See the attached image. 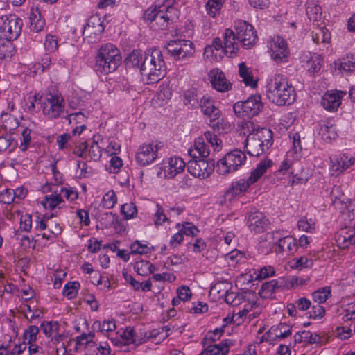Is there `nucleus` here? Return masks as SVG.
<instances>
[{
    "mask_svg": "<svg viewBox=\"0 0 355 355\" xmlns=\"http://www.w3.org/2000/svg\"><path fill=\"white\" fill-rule=\"evenodd\" d=\"M275 274V270L272 266L263 267L259 270L257 275V279H263L272 276Z\"/></svg>",
    "mask_w": 355,
    "mask_h": 355,
    "instance_id": "obj_63",
    "label": "nucleus"
},
{
    "mask_svg": "<svg viewBox=\"0 0 355 355\" xmlns=\"http://www.w3.org/2000/svg\"><path fill=\"white\" fill-rule=\"evenodd\" d=\"M198 106L203 114L209 117L212 122L218 119L220 116V111L215 105L214 101L209 96H203L200 100Z\"/></svg>",
    "mask_w": 355,
    "mask_h": 355,
    "instance_id": "obj_23",
    "label": "nucleus"
},
{
    "mask_svg": "<svg viewBox=\"0 0 355 355\" xmlns=\"http://www.w3.org/2000/svg\"><path fill=\"white\" fill-rule=\"evenodd\" d=\"M144 59L141 51L134 50L125 59L126 65L129 67H139Z\"/></svg>",
    "mask_w": 355,
    "mask_h": 355,
    "instance_id": "obj_39",
    "label": "nucleus"
},
{
    "mask_svg": "<svg viewBox=\"0 0 355 355\" xmlns=\"http://www.w3.org/2000/svg\"><path fill=\"white\" fill-rule=\"evenodd\" d=\"M237 38L245 48H250L255 44L257 39L254 27L245 21H238L235 25Z\"/></svg>",
    "mask_w": 355,
    "mask_h": 355,
    "instance_id": "obj_15",
    "label": "nucleus"
},
{
    "mask_svg": "<svg viewBox=\"0 0 355 355\" xmlns=\"http://www.w3.org/2000/svg\"><path fill=\"white\" fill-rule=\"evenodd\" d=\"M93 327L98 329L101 332H110L114 331L116 328V323L113 320H105L103 322L96 321L93 324Z\"/></svg>",
    "mask_w": 355,
    "mask_h": 355,
    "instance_id": "obj_43",
    "label": "nucleus"
},
{
    "mask_svg": "<svg viewBox=\"0 0 355 355\" xmlns=\"http://www.w3.org/2000/svg\"><path fill=\"white\" fill-rule=\"evenodd\" d=\"M266 96L271 103L282 106L292 104L296 94L292 84L285 76L276 74L267 84Z\"/></svg>",
    "mask_w": 355,
    "mask_h": 355,
    "instance_id": "obj_1",
    "label": "nucleus"
},
{
    "mask_svg": "<svg viewBox=\"0 0 355 355\" xmlns=\"http://www.w3.org/2000/svg\"><path fill=\"white\" fill-rule=\"evenodd\" d=\"M313 41L317 44H322L320 49L326 47L331 40L330 32L325 27H318L312 31Z\"/></svg>",
    "mask_w": 355,
    "mask_h": 355,
    "instance_id": "obj_28",
    "label": "nucleus"
},
{
    "mask_svg": "<svg viewBox=\"0 0 355 355\" xmlns=\"http://www.w3.org/2000/svg\"><path fill=\"white\" fill-rule=\"evenodd\" d=\"M270 129L261 128L252 131L245 139V150L250 156L259 157L269 149L273 143Z\"/></svg>",
    "mask_w": 355,
    "mask_h": 355,
    "instance_id": "obj_4",
    "label": "nucleus"
},
{
    "mask_svg": "<svg viewBox=\"0 0 355 355\" xmlns=\"http://www.w3.org/2000/svg\"><path fill=\"white\" fill-rule=\"evenodd\" d=\"M121 212L124 218L128 220L134 218L137 215V209L133 202H130L122 205Z\"/></svg>",
    "mask_w": 355,
    "mask_h": 355,
    "instance_id": "obj_46",
    "label": "nucleus"
},
{
    "mask_svg": "<svg viewBox=\"0 0 355 355\" xmlns=\"http://www.w3.org/2000/svg\"><path fill=\"white\" fill-rule=\"evenodd\" d=\"M330 295V288L329 287H324L313 292L312 294V298L317 304H321L327 301Z\"/></svg>",
    "mask_w": 355,
    "mask_h": 355,
    "instance_id": "obj_42",
    "label": "nucleus"
},
{
    "mask_svg": "<svg viewBox=\"0 0 355 355\" xmlns=\"http://www.w3.org/2000/svg\"><path fill=\"white\" fill-rule=\"evenodd\" d=\"M214 164L212 159H193L189 160L187 164L188 171L194 177L206 178L214 171Z\"/></svg>",
    "mask_w": 355,
    "mask_h": 355,
    "instance_id": "obj_16",
    "label": "nucleus"
},
{
    "mask_svg": "<svg viewBox=\"0 0 355 355\" xmlns=\"http://www.w3.org/2000/svg\"><path fill=\"white\" fill-rule=\"evenodd\" d=\"M117 200L116 196L113 190L107 192L103 198V206L106 208H112Z\"/></svg>",
    "mask_w": 355,
    "mask_h": 355,
    "instance_id": "obj_52",
    "label": "nucleus"
},
{
    "mask_svg": "<svg viewBox=\"0 0 355 355\" xmlns=\"http://www.w3.org/2000/svg\"><path fill=\"white\" fill-rule=\"evenodd\" d=\"M272 165V162L269 159L261 160L257 168L251 172L246 180L242 179L232 184L229 189L225 193V198L231 201L235 196L245 192L250 186L255 183Z\"/></svg>",
    "mask_w": 355,
    "mask_h": 355,
    "instance_id": "obj_3",
    "label": "nucleus"
},
{
    "mask_svg": "<svg viewBox=\"0 0 355 355\" xmlns=\"http://www.w3.org/2000/svg\"><path fill=\"white\" fill-rule=\"evenodd\" d=\"M306 11V15L310 20L316 21L320 17L321 8L314 1H310L307 3Z\"/></svg>",
    "mask_w": 355,
    "mask_h": 355,
    "instance_id": "obj_40",
    "label": "nucleus"
},
{
    "mask_svg": "<svg viewBox=\"0 0 355 355\" xmlns=\"http://www.w3.org/2000/svg\"><path fill=\"white\" fill-rule=\"evenodd\" d=\"M268 47L271 51V57L276 62H287L289 55L285 40L279 35H275L268 42Z\"/></svg>",
    "mask_w": 355,
    "mask_h": 355,
    "instance_id": "obj_17",
    "label": "nucleus"
},
{
    "mask_svg": "<svg viewBox=\"0 0 355 355\" xmlns=\"http://www.w3.org/2000/svg\"><path fill=\"white\" fill-rule=\"evenodd\" d=\"M185 163L180 157H171L164 167V176L166 178H173L178 174L184 171Z\"/></svg>",
    "mask_w": 355,
    "mask_h": 355,
    "instance_id": "obj_25",
    "label": "nucleus"
},
{
    "mask_svg": "<svg viewBox=\"0 0 355 355\" xmlns=\"http://www.w3.org/2000/svg\"><path fill=\"white\" fill-rule=\"evenodd\" d=\"M64 100L59 92L52 89L46 93L43 103V113L46 116L56 119L64 112Z\"/></svg>",
    "mask_w": 355,
    "mask_h": 355,
    "instance_id": "obj_8",
    "label": "nucleus"
},
{
    "mask_svg": "<svg viewBox=\"0 0 355 355\" xmlns=\"http://www.w3.org/2000/svg\"><path fill=\"white\" fill-rule=\"evenodd\" d=\"M225 0H208L206 3L207 13L211 17H216L220 12Z\"/></svg>",
    "mask_w": 355,
    "mask_h": 355,
    "instance_id": "obj_41",
    "label": "nucleus"
},
{
    "mask_svg": "<svg viewBox=\"0 0 355 355\" xmlns=\"http://www.w3.org/2000/svg\"><path fill=\"white\" fill-rule=\"evenodd\" d=\"M110 165L108 168L110 173H116L119 172L120 168L123 166L122 159L118 156H113L110 161Z\"/></svg>",
    "mask_w": 355,
    "mask_h": 355,
    "instance_id": "obj_60",
    "label": "nucleus"
},
{
    "mask_svg": "<svg viewBox=\"0 0 355 355\" xmlns=\"http://www.w3.org/2000/svg\"><path fill=\"white\" fill-rule=\"evenodd\" d=\"M122 338L126 341L127 344H134L135 345H139L144 342H145V340L143 338H139L138 336L136 335L134 329L131 327H127L121 336Z\"/></svg>",
    "mask_w": 355,
    "mask_h": 355,
    "instance_id": "obj_38",
    "label": "nucleus"
},
{
    "mask_svg": "<svg viewBox=\"0 0 355 355\" xmlns=\"http://www.w3.org/2000/svg\"><path fill=\"white\" fill-rule=\"evenodd\" d=\"M156 207L157 210L155 214L156 219L155 220V225H162L164 222L168 220V218L166 216L162 207L157 204Z\"/></svg>",
    "mask_w": 355,
    "mask_h": 355,
    "instance_id": "obj_61",
    "label": "nucleus"
},
{
    "mask_svg": "<svg viewBox=\"0 0 355 355\" xmlns=\"http://www.w3.org/2000/svg\"><path fill=\"white\" fill-rule=\"evenodd\" d=\"M64 204L61 193L59 194H51L46 196L44 202V206L46 209H54L55 207L60 208Z\"/></svg>",
    "mask_w": 355,
    "mask_h": 355,
    "instance_id": "obj_34",
    "label": "nucleus"
},
{
    "mask_svg": "<svg viewBox=\"0 0 355 355\" xmlns=\"http://www.w3.org/2000/svg\"><path fill=\"white\" fill-rule=\"evenodd\" d=\"M349 230H341L338 235L337 242L340 248H346L355 243V201L350 202L347 207L345 218Z\"/></svg>",
    "mask_w": 355,
    "mask_h": 355,
    "instance_id": "obj_7",
    "label": "nucleus"
},
{
    "mask_svg": "<svg viewBox=\"0 0 355 355\" xmlns=\"http://www.w3.org/2000/svg\"><path fill=\"white\" fill-rule=\"evenodd\" d=\"M58 47V42L54 36L48 35L44 42V48L49 53L55 52Z\"/></svg>",
    "mask_w": 355,
    "mask_h": 355,
    "instance_id": "obj_56",
    "label": "nucleus"
},
{
    "mask_svg": "<svg viewBox=\"0 0 355 355\" xmlns=\"http://www.w3.org/2000/svg\"><path fill=\"white\" fill-rule=\"evenodd\" d=\"M277 285L278 282L275 279H272L263 283L259 291V294L260 295L261 297L266 299L272 297Z\"/></svg>",
    "mask_w": 355,
    "mask_h": 355,
    "instance_id": "obj_32",
    "label": "nucleus"
},
{
    "mask_svg": "<svg viewBox=\"0 0 355 355\" xmlns=\"http://www.w3.org/2000/svg\"><path fill=\"white\" fill-rule=\"evenodd\" d=\"M246 160L245 154L241 150H234L227 153L218 162V171L220 174L226 175L236 171Z\"/></svg>",
    "mask_w": 355,
    "mask_h": 355,
    "instance_id": "obj_11",
    "label": "nucleus"
},
{
    "mask_svg": "<svg viewBox=\"0 0 355 355\" xmlns=\"http://www.w3.org/2000/svg\"><path fill=\"white\" fill-rule=\"evenodd\" d=\"M163 147L162 142H152L139 147L136 153V160L141 166L152 164L158 157L159 150Z\"/></svg>",
    "mask_w": 355,
    "mask_h": 355,
    "instance_id": "obj_13",
    "label": "nucleus"
},
{
    "mask_svg": "<svg viewBox=\"0 0 355 355\" xmlns=\"http://www.w3.org/2000/svg\"><path fill=\"white\" fill-rule=\"evenodd\" d=\"M183 103L191 107H197L200 103L197 90L194 88L186 90L183 95Z\"/></svg>",
    "mask_w": 355,
    "mask_h": 355,
    "instance_id": "obj_31",
    "label": "nucleus"
},
{
    "mask_svg": "<svg viewBox=\"0 0 355 355\" xmlns=\"http://www.w3.org/2000/svg\"><path fill=\"white\" fill-rule=\"evenodd\" d=\"M223 46L224 44H223L222 41L220 38H214L212 42V44L205 47L204 55L207 58L216 57L217 53H215L214 51H218L219 50H221L223 52H225Z\"/></svg>",
    "mask_w": 355,
    "mask_h": 355,
    "instance_id": "obj_36",
    "label": "nucleus"
},
{
    "mask_svg": "<svg viewBox=\"0 0 355 355\" xmlns=\"http://www.w3.org/2000/svg\"><path fill=\"white\" fill-rule=\"evenodd\" d=\"M32 227V218L29 214L21 216L20 219V229L28 232Z\"/></svg>",
    "mask_w": 355,
    "mask_h": 355,
    "instance_id": "obj_62",
    "label": "nucleus"
},
{
    "mask_svg": "<svg viewBox=\"0 0 355 355\" xmlns=\"http://www.w3.org/2000/svg\"><path fill=\"white\" fill-rule=\"evenodd\" d=\"M292 334L291 327L284 323L272 326L263 336L261 341H275L277 339H284Z\"/></svg>",
    "mask_w": 355,
    "mask_h": 355,
    "instance_id": "obj_18",
    "label": "nucleus"
},
{
    "mask_svg": "<svg viewBox=\"0 0 355 355\" xmlns=\"http://www.w3.org/2000/svg\"><path fill=\"white\" fill-rule=\"evenodd\" d=\"M39 328L37 326H30L24 332V338L28 343H32L36 341L37 335L39 333Z\"/></svg>",
    "mask_w": 355,
    "mask_h": 355,
    "instance_id": "obj_54",
    "label": "nucleus"
},
{
    "mask_svg": "<svg viewBox=\"0 0 355 355\" xmlns=\"http://www.w3.org/2000/svg\"><path fill=\"white\" fill-rule=\"evenodd\" d=\"M230 340L226 339L219 344L209 343L199 355H227L230 351Z\"/></svg>",
    "mask_w": 355,
    "mask_h": 355,
    "instance_id": "obj_26",
    "label": "nucleus"
},
{
    "mask_svg": "<svg viewBox=\"0 0 355 355\" xmlns=\"http://www.w3.org/2000/svg\"><path fill=\"white\" fill-rule=\"evenodd\" d=\"M23 23L15 15L0 17V37L8 41L16 40L20 35Z\"/></svg>",
    "mask_w": 355,
    "mask_h": 355,
    "instance_id": "obj_10",
    "label": "nucleus"
},
{
    "mask_svg": "<svg viewBox=\"0 0 355 355\" xmlns=\"http://www.w3.org/2000/svg\"><path fill=\"white\" fill-rule=\"evenodd\" d=\"M80 286L78 282H69L67 283L63 289V295L67 297L69 299L75 297L78 293V289Z\"/></svg>",
    "mask_w": 355,
    "mask_h": 355,
    "instance_id": "obj_48",
    "label": "nucleus"
},
{
    "mask_svg": "<svg viewBox=\"0 0 355 355\" xmlns=\"http://www.w3.org/2000/svg\"><path fill=\"white\" fill-rule=\"evenodd\" d=\"M76 173L79 178H86L92 173V168L87 166L86 162L78 161Z\"/></svg>",
    "mask_w": 355,
    "mask_h": 355,
    "instance_id": "obj_53",
    "label": "nucleus"
},
{
    "mask_svg": "<svg viewBox=\"0 0 355 355\" xmlns=\"http://www.w3.org/2000/svg\"><path fill=\"white\" fill-rule=\"evenodd\" d=\"M239 40L237 38V33H234L232 29L227 28L223 34V44L225 53H229L230 56L236 53L239 46Z\"/></svg>",
    "mask_w": 355,
    "mask_h": 355,
    "instance_id": "obj_24",
    "label": "nucleus"
},
{
    "mask_svg": "<svg viewBox=\"0 0 355 355\" xmlns=\"http://www.w3.org/2000/svg\"><path fill=\"white\" fill-rule=\"evenodd\" d=\"M278 248L279 252H285L286 254H292L297 248L296 239L291 236H287L280 239L278 242Z\"/></svg>",
    "mask_w": 355,
    "mask_h": 355,
    "instance_id": "obj_29",
    "label": "nucleus"
},
{
    "mask_svg": "<svg viewBox=\"0 0 355 355\" xmlns=\"http://www.w3.org/2000/svg\"><path fill=\"white\" fill-rule=\"evenodd\" d=\"M150 267H153V264L148 261L141 260L135 263L134 269L138 275L146 276L150 274Z\"/></svg>",
    "mask_w": 355,
    "mask_h": 355,
    "instance_id": "obj_45",
    "label": "nucleus"
},
{
    "mask_svg": "<svg viewBox=\"0 0 355 355\" xmlns=\"http://www.w3.org/2000/svg\"><path fill=\"white\" fill-rule=\"evenodd\" d=\"M239 74L246 86L252 88H254L257 86V81L254 80L252 71L244 62L239 64Z\"/></svg>",
    "mask_w": 355,
    "mask_h": 355,
    "instance_id": "obj_30",
    "label": "nucleus"
},
{
    "mask_svg": "<svg viewBox=\"0 0 355 355\" xmlns=\"http://www.w3.org/2000/svg\"><path fill=\"white\" fill-rule=\"evenodd\" d=\"M175 12L173 6L150 7L145 11L144 18L150 23L152 29L164 30L168 27L169 21L173 19Z\"/></svg>",
    "mask_w": 355,
    "mask_h": 355,
    "instance_id": "obj_6",
    "label": "nucleus"
},
{
    "mask_svg": "<svg viewBox=\"0 0 355 355\" xmlns=\"http://www.w3.org/2000/svg\"><path fill=\"white\" fill-rule=\"evenodd\" d=\"M67 119L69 123L75 122L76 124L84 125L86 121L87 117L83 112H76L69 114Z\"/></svg>",
    "mask_w": 355,
    "mask_h": 355,
    "instance_id": "obj_59",
    "label": "nucleus"
},
{
    "mask_svg": "<svg viewBox=\"0 0 355 355\" xmlns=\"http://www.w3.org/2000/svg\"><path fill=\"white\" fill-rule=\"evenodd\" d=\"M30 28L32 31L38 33L41 31L45 24L44 20L41 18H37L36 15L32 13L30 16Z\"/></svg>",
    "mask_w": 355,
    "mask_h": 355,
    "instance_id": "obj_50",
    "label": "nucleus"
},
{
    "mask_svg": "<svg viewBox=\"0 0 355 355\" xmlns=\"http://www.w3.org/2000/svg\"><path fill=\"white\" fill-rule=\"evenodd\" d=\"M121 60L119 50L112 44H106L99 49L96 56V70L109 73L118 68Z\"/></svg>",
    "mask_w": 355,
    "mask_h": 355,
    "instance_id": "obj_5",
    "label": "nucleus"
},
{
    "mask_svg": "<svg viewBox=\"0 0 355 355\" xmlns=\"http://www.w3.org/2000/svg\"><path fill=\"white\" fill-rule=\"evenodd\" d=\"M131 254H143L150 252V248L145 244H142L139 241H136L130 245Z\"/></svg>",
    "mask_w": 355,
    "mask_h": 355,
    "instance_id": "obj_51",
    "label": "nucleus"
},
{
    "mask_svg": "<svg viewBox=\"0 0 355 355\" xmlns=\"http://www.w3.org/2000/svg\"><path fill=\"white\" fill-rule=\"evenodd\" d=\"M325 313L324 308L320 304L313 305L311 307V310L309 311L307 314H309V318H322Z\"/></svg>",
    "mask_w": 355,
    "mask_h": 355,
    "instance_id": "obj_55",
    "label": "nucleus"
},
{
    "mask_svg": "<svg viewBox=\"0 0 355 355\" xmlns=\"http://www.w3.org/2000/svg\"><path fill=\"white\" fill-rule=\"evenodd\" d=\"M104 29L101 19L97 15H92L83 28V35L88 43H94L100 40Z\"/></svg>",
    "mask_w": 355,
    "mask_h": 355,
    "instance_id": "obj_14",
    "label": "nucleus"
},
{
    "mask_svg": "<svg viewBox=\"0 0 355 355\" xmlns=\"http://www.w3.org/2000/svg\"><path fill=\"white\" fill-rule=\"evenodd\" d=\"M141 73L148 78V83H155L164 77L166 65L162 53L159 49H148L145 51L141 64Z\"/></svg>",
    "mask_w": 355,
    "mask_h": 355,
    "instance_id": "obj_2",
    "label": "nucleus"
},
{
    "mask_svg": "<svg viewBox=\"0 0 355 355\" xmlns=\"http://www.w3.org/2000/svg\"><path fill=\"white\" fill-rule=\"evenodd\" d=\"M205 137L207 142H209L214 148H219L221 141L215 134L207 131L205 133Z\"/></svg>",
    "mask_w": 355,
    "mask_h": 355,
    "instance_id": "obj_64",
    "label": "nucleus"
},
{
    "mask_svg": "<svg viewBox=\"0 0 355 355\" xmlns=\"http://www.w3.org/2000/svg\"><path fill=\"white\" fill-rule=\"evenodd\" d=\"M189 155L193 159L202 157L204 159L209 155L210 150L203 139L199 138L196 141L194 147L189 150Z\"/></svg>",
    "mask_w": 355,
    "mask_h": 355,
    "instance_id": "obj_27",
    "label": "nucleus"
},
{
    "mask_svg": "<svg viewBox=\"0 0 355 355\" xmlns=\"http://www.w3.org/2000/svg\"><path fill=\"white\" fill-rule=\"evenodd\" d=\"M248 226L251 232L261 233L264 232L269 225V221L263 213L256 211L251 213L248 219Z\"/></svg>",
    "mask_w": 355,
    "mask_h": 355,
    "instance_id": "obj_19",
    "label": "nucleus"
},
{
    "mask_svg": "<svg viewBox=\"0 0 355 355\" xmlns=\"http://www.w3.org/2000/svg\"><path fill=\"white\" fill-rule=\"evenodd\" d=\"M254 306H256V302L252 299V302H248V304L245 305L243 310L239 311L236 313H233L232 320L234 323L239 324L243 321V317L246 315L250 310Z\"/></svg>",
    "mask_w": 355,
    "mask_h": 355,
    "instance_id": "obj_44",
    "label": "nucleus"
},
{
    "mask_svg": "<svg viewBox=\"0 0 355 355\" xmlns=\"http://www.w3.org/2000/svg\"><path fill=\"white\" fill-rule=\"evenodd\" d=\"M345 95H346V92L344 91H336L332 93L327 92L322 98L321 104L328 111H336L341 104L342 98Z\"/></svg>",
    "mask_w": 355,
    "mask_h": 355,
    "instance_id": "obj_21",
    "label": "nucleus"
},
{
    "mask_svg": "<svg viewBox=\"0 0 355 355\" xmlns=\"http://www.w3.org/2000/svg\"><path fill=\"white\" fill-rule=\"evenodd\" d=\"M263 104L260 96H251L245 101H238L234 106V114L243 119H251L257 116L263 109Z\"/></svg>",
    "mask_w": 355,
    "mask_h": 355,
    "instance_id": "obj_9",
    "label": "nucleus"
},
{
    "mask_svg": "<svg viewBox=\"0 0 355 355\" xmlns=\"http://www.w3.org/2000/svg\"><path fill=\"white\" fill-rule=\"evenodd\" d=\"M209 78L212 87L218 92H225L232 88V83L227 81L224 73L218 69L210 71Z\"/></svg>",
    "mask_w": 355,
    "mask_h": 355,
    "instance_id": "obj_20",
    "label": "nucleus"
},
{
    "mask_svg": "<svg viewBox=\"0 0 355 355\" xmlns=\"http://www.w3.org/2000/svg\"><path fill=\"white\" fill-rule=\"evenodd\" d=\"M225 325H223L221 328H216L214 331H209L207 333L206 336L202 340V345L205 347L209 343H214L219 340L223 334L224 333V328Z\"/></svg>",
    "mask_w": 355,
    "mask_h": 355,
    "instance_id": "obj_37",
    "label": "nucleus"
},
{
    "mask_svg": "<svg viewBox=\"0 0 355 355\" xmlns=\"http://www.w3.org/2000/svg\"><path fill=\"white\" fill-rule=\"evenodd\" d=\"M15 199L14 190L6 189L0 193V202L3 204H10Z\"/></svg>",
    "mask_w": 355,
    "mask_h": 355,
    "instance_id": "obj_57",
    "label": "nucleus"
},
{
    "mask_svg": "<svg viewBox=\"0 0 355 355\" xmlns=\"http://www.w3.org/2000/svg\"><path fill=\"white\" fill-rule=\"evenodd\" d=\"M330 162L331 171L336 173V175H338L353 165L355 162V158L349 157L345 154H340L331 157Z\"/></svg>",
    "mask_w": 355,
    "mask_h": 355,
    "instance_id": "obj_22",
    "label": "nucleus"
},
{
    "mask_svg": "<svg viewBox=\"0 0 355 355\" xmlns=\"http://www.w3.org/2000/svg\"><path fill=\"white\" fill-rule=\"evenodd\" d=\"M319 135L324 141L331 142L336 138V128L333 125L323 124L320 126Z\"/></svg>",
    "mask_w": 355,
    "mask_h": 355,
    "instance_id": "obj_35",
    "label": "nucleus"
},
{
    "mask_svg": "<svg viewBox=\"0 0 355 355\" xmlns=\"http://www.w3.org/2000/svg\"><path fill=\"white\" fill-rule=\"evenodd\" d=\"M168 53L176 60L191 57L195 53L192 42L187 40H174L166 46Z\"/></svg>",
    "mask_w": 355,
    "mask_h": 355,
    "instance_id": "obj_12",
    "label": "nucleus"
},
{
    "mask_svg": "<svg viewBox=\"0 0 355 355\" xmlns=\"http://www.w3.org/2000/svg\"><path fill=\"white\" fill-rule=\"evenodd\" d=\"M297 226L302 231L312 232L315 230V222L311 218L303 217L298 220Z\"/></svg>",
    "mask_w": 355,
    "mask_h": 355,
    "instance_id": "obj_49",
    "label": "nucleus"
},
{
    "mask_svg": "<svg viewBox=\"0 0 355 355\" xmlns=\"http://www.w3.org/2000/svg\"><path fill=\"white\" fill-rule=\"evenodd\" d=\"M335 64L340 70L352 71L355 68V54H352L350 56L347 55L338 60Z\"/></svg>",
    "mask_w": 355,
    "mask_h": 355,
    "instance_id": "obj_33",
    "label": "nucleus"
},
{
    "mask_svg": "<svg viewBox=\"0 0 355 355\" xmlns=\"http://www.w3.org/2000/svg\"><path fill=\"white\" fill-rule=\"evenodd\" d=\"M59 324L57 322H43L40 328L44 334L47 336L50 337L54 332H57L58 330Z\"/></svg>",
    "mask_w": 355,
    "mask_h": 355,
    "instance_id": "obj_47",
    "label": "nucleus"
},
{
    "mask_svg": "<svg viewBox=\"0 0 355 355\" xmlns=\"http://www.w3.org/2000/svg\"><path fill=\"white\" fill-rule=\"evenodd\" d=\"M31 130L26 128L23 130L21 133L22 141L19 146V148L23 152H25L28 149V147L31 143Z\"/></svg>",
    "mask_w": 355,
    "mask_h": 355,
    "instance_id": "obj_58",
    "label": "nucleus"
}]
</instances>
